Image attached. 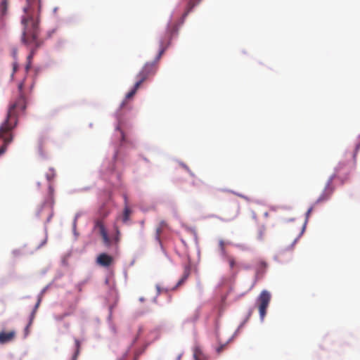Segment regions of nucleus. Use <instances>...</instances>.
Segmentation results:
<instances>
[{"label":"nucleus","instance_id":"obj_6","mask_svg":"<svg viewBox=\"0 0 360 360\" xmlns=\"http://www.w3.org/2000/svg\"><path fill=\"white\" fill-rule=\"evenodd\" d=\"M96 227L98 229L99 233L103 238V241L106 247H110L111 245V240L108 235L107 231L103 223L101 221H97L96 222Z\"/></svg>","mask_w":360,"mask_h":360},{"label":"nucleus","instance_id":"obj_22","mask_svg":"<svg viewBox=\"0 0 360 360\" xmlns=\"http://www.w3.org/2000/svg\"><path fill=\"white\" fill-rule=\"evenodd\" d=\"M162 231H163V229L161 227H160L159 226L156 229L155 238L159 243H160V236H161Z\"/></svg>","mask_w":360,"mask_h":360},{"label":"nucleus","instance_id":"obj_18","mask_svg":"<svg viewBox=\"0 0 360 360\" xmlns=\"http://www.w3.org/2000/svg\"><path fill=\"white\" fill-rule=\"evenodd\" d=\"M189 274H190V270L188 268H186L184 271L182 278L179 281L176 285L179 286V285H181L187 279V278L189 276Z\"/></svg>","mask_w":360,"mask_h":360},{"label":"nucleus","instance_id":"obj_21","mask_svg":"<svg viewBox=\"0 0 360 360\" xmlns=\"http://www.w3.org/2000/svg\"><path fill=\"white\" fill-rule=\"evenodd\" d=\"M177 26L175 25H169L167 28V34L169 37L172 36V34L177 32Z\"/></svg>","mask_w":360,"mask_h":360},{"label":"nucleus","instance_id":"obj_17","mask_svg":"<svg viewBox=\"0 0 360 360\" xmlns=\"http://www.w3.org/2000/svg\"><path fill=\"white\" fill-rule=\"evenodd\" d=\"M219 250H220V252H221V255L222 257H224L228 254L226 250V248H225V242L223 240H220L219 241Z\"/></svg>","mask_w":360,"mask_h":360},{"label":"nucleus","instance_id":"obj_24","mask_svg":"<svg viewBox=\"0 0 360 360\" xmlns=\"http://www.w3.org/2000/svg\"><path fill=\"white\" fill-rule=\"evenodd\" d=\"M115 231L116 232V236L115 237V240L116 243H118L120 240V231L117 226H115Z\"/></svg>","mask_w":360,"mask_h":360},{"label":"nucleus","instance_id":"obj_32","mask_svg":"<svg viewBox=\"0 0 360 360\" xmlns=\"http://www.w3.org/2000/svg\"><path fill=\"white\" fill-rule=\"evenodd\" d=\"M49 190H50V192L51 193L52 192V187L51 186H49Z\"/></svg>","mask_w":360,"mask_h":360},{"label":"nucleus","instance_id":"obj_20","mask_svg":"<svg viewBox=\"0 0 360 360\" xmlns=\"http://www.w3.org/2000/svg\"><path fill=\"white\" fill-rule=\"evenodd\" d=\"M193 356H194L195 360H202V353L200 348L196 347L195 349Z\"/></svg>","mask_w":360,"mask_h":360},{"label":"nucleus","instance_id":"obj_33","mask_svg":"<svg viewBox=\"0 0 360 360\" xmlns=\"http://www.w3.org/2000/svg\"><path fill=\"white\" fill-rule=\"evenodd\" d=\"M193 184L194 186H195V185L197 184V182L193 181Z\"/></svg>","mask_w":360,"mask_h":360},{"label":"nucleus","instance_id":"obj_27","mask_svg":"<svg viewBox=\"0 0 360 360\" xmlns=\"http://www.w3.org/2000/svg\"><path fill=\"white\" fill-rule=\"evenodd\" d=\"M12 56L15 60H17V56H18V50L15 48H13L12 50Z\"/></svg>","mask_w":360,"mask_h":360},{"label":"nucleus","instance_id":"obj_7","mask_svg":"<svg viewBox=\"0 0 360 360\" xmlns=\"http://www.w3.org/2000/svg\"><path fill=\"white\" fill-rule=\"evenodd\" d=\"M16 337V332L14 330L10 331L0 332V344L4 345L12 342Z\"/></svg>","mask_w":360,"mask_h":360},{"label":"nucleus","instance_id":"obj_25","mask_svg":"<svg viewBox=\"0 0 360 360\" xmlns=\"http://www.w3.org/2000/svg\"><path fill=\"white\" fill-rule=\"evenodd\" d=\"M264 235H265V229H264V227H262L259 230L258 238L259 240H263Z\"/></svg>","mask_w":360,"mask_h":360},{"label":"nucleus","instance_id":"obj_8","mask_svg":"<svg viewBox=\"0 0 360 360\" xmlns=\"http://www.w3.org/2000/svg\"><path fill=\"white\" fill-rule=\"evenodd\" d=\"M112 262V257L106 253H102L97 257V263L102 266L108 267L111 265Z\"/></svg>","mask_w":360,"mask_h":360},{"label":"nucleus","instance_id":"obj_1","mask_svg":"<svg viewBox=\"0 0 360 360\" xmlns=\"http://www.w3.org/2000/svg\"><path fill=\"white\" fill-rule=\"evenodd\" d=\"M27 6L24 7V15L22 17L21 23L23 25L22 34V42L25 45L34 44L35 48L32 49L27 58V63L25 69L28 71L31 68L32 60L35 54L36 49L42 44L39 39V27L37 15L40 12L41 5L39 0H26Z\"/></svg>","mask_w":360,"mask_h":360},{"label":"nucleus","instance_id":"obj_4","mask_svg":"<svg viewBox=\"0 0 360 360\" xmlns=\"http://www.w3.org/2000/svg\"><path fill=\"white\" fill-rule=\"evenodd\" d=\"M271 300V294L267 290H262L258 297L259 312L261 319H264L266 314V309Z\"/></svg>","mask_w":360,"mask_h":360},{"label":"nucleus","instance_id":"obj_15","mask_svg":"<svg viewBox=\"0 0 360 360\" xmlns=\"http://www.w3.org/2000/svg\"><path fill=\"white\" fill-rule=\"evenodd\" d=\"M224 259L228 262L229 266L231 269H233L236 266V259L235 257L232 255L227 254L226 255L223 257Z\"/></svg>","mask_w":360,"mask_h":360},{"label":"nucleus","instance_id":"obj_12","mask_svg":"<svg viewBox=\"0 0 360 360\" xmlns=\"http://www.w3.org/2000/svg\"><path fill=\"white\" fill-rule=\"evenodd\" d=\"M75 351L72 357V360H77V357L79 354V352H80L81 344H80L79 340L77 339H75Z\"/></svg>","mask_w":360,"mask_h":360},{"label":"nucleus","instance_id":"obj_30","mask_svg":"<svg viewBox=\"0 0 360 360\" xmlns=\"http://www.w3.org/2000/svg\"><path fill=\"white\" fill-rule=\"evenodd\" d=\"M311 212H312V207H310V208L308 210L307 212V217H308V216H309V214H311Z\"/></svg>","mask_w":360,"mask_h":360},{"label":"nucleus","instance_id":"obj_2","mask_svg":"<svg viewBox=\"0 0 360 360\" xmlns=\"http://www.w3.org/2000/svg\"><path fill=\"white\" fill-rule=\"evenodd\" d=\"M22 87L23 84L20 83L19 94L14 101L11 102L6 118L0 127V139L4 141V144L0 148V155L6 152L8 145L13 141L12 130L18 124V116L24 113L26 109V99L22 92Z\"/></svg>","mask_w":360,"mask_h":360},{"label":"nucleus","instance_id":"obj_14","mask_svg":"<svg viewBox=\"0 0 360 360\" xmlns=\"http://www.w3.org/2000/svg\"><path fill=\"white\" fill-rule=\"evenodd\" d=\"M53 203H54L53 199L52 197H51L50 202L48 203L47 205H46L49 210V216L47 218V221H49L53 215Z\"/></svg>","mask_w":360,"mask_h":360},{"label":"nucleus","instance_id":"obj_13","mask_svg":"<svg viewBox=\"0 0 360 360\" xmlns=\"http://www.w3.org/2000/svg\"><path fill=\"white\" fill-rule=\"evenodd\" d=\"M140 82H136L134 86V88L126 95L125 100L131 98L136 93V91L140 87Z\"/></svg>","mask_w":360,"mask_h":360},{"label":"nucleus","instance_id":"obj_5","mask_svg":"<svg viewBox=\"0 0 360 360\" xmlns=\"http://www.w3.org/2000/svg\"><path fill=\"white\" fill-rule=\"evenodd\" d=\"M335 177H338V178L341 177V167H340V165L338 166V167H337L334 175L329 179L323 193L319 196V198L316 200L317 203L327 200L330 198V195L332 194V193L333 191V188L331 187V184H332L333 179Z\"/></svg>","mask_w":360,"mask_h":360},{"label":"nucleus","instance_id":"obj_31","mask_svg":"<svg viewBox=\"0 0 360 360\" xmlns=\"http://www.w3.org/2000/svg\"><path fill=\"white\" fill-rule=\"evenodd\" d=\"M359 147H360V145H358L356 148V153L357 152V150L359 149Z\"/></svg>","mask_w":360,"mask_h":360},{"label":"nucleus","instance_id":"obj_16","mask_svg":"<svg viewBox=\"0 0 360 360\" xmlns=\"http://www.w3.org/2000/svg\"><path fill=\"white\" fill-rule=\"evenodd\" d=\"M8 1L7 0H2L0 4V12L1 15H5L7 13Z\"/></svg>","mask_w":360,"mask_h":360},{"label":"nucleus","instance_id":"obj_23","mask_svg":"<svg viewBox=\"0 0 360 360\" xmlns=\"http://www.w3.org/2000/svg\"><path fill=\"white\" fill-rule=\"evenodd\" d=\"M71 315V313L70 312H65V313H63L62 314H60V315H58V316H55V319L57 321H62L64 318H65L66 316H68Z\"/></svg>","mask_w":360,"mask_h":360},{"label":"nucleus","instance_id":"obj_29","mask_svg":"<svg viewBox=\"0 0 360 360\" xmlns=\"http://www.w3.org/2000/svg\"><path fill=\"white\" fill-rule=\"evenodd\" d=\"M224 348V345H221V346L218 347L217 348V352L218 354H220L223 351Z\"/></svg>","mask_w":360,"mask_h":360},{"label":"nucleus","instance_id":"obj_3","mask_svg":"<svg viewBox=\"0 0 360 360\" xmlns=\"http://www.w3.org/2000/svg\"><path fill=\"white\" fill-rule=\"evenodd\" d=\"M169 42L160 41V48L159 53L155 58V60L151 63H146L141 70L139 72L136 76L137 81L136 82H140V85L146 81L148 77L153 76L158 69V62L164 53L165 49L168 46Z\"/></svg>","mask_w":360,"mask_h":360},{"label":"nucleus","instance_id":"obj_26","mask_svg":"<svg viewBox=\"0 0 360 360\" xmlns=\"http://www.w3.org/2000/svg\"><path fill=\"white\" fill-rule=\"evenodd\" d=\"M18 68V62H17V60H15L13 63V72H12V75H11L12 77H13L14 73L17 71Z\"/></svg>","mask_w":360,"mask_h":360},{"label":"nucleus","instance_id":"obj_19","mask_svg":"<svg viewBox=\"0 0 360 360\" xmlns=\"http://www.w3.org/2000/svg\"><path fill=\"white\" fill-rule=\"evenodd\" d=\"M46 179L49 181H51L56 176V172L53 169L50 168L46 174Z\"/></svg>","mask_w":360,"mask_h":360},{"label":"nucleus","instance_id":"obj_34","mask_svg":"<svg viewBox=\"0 0 360 360\" xmlns=\"http://www.w3.org/2000/svg\"><path fill=\"white\" fill-rule=\"evenodd\" d=\"M181 356V354H180V355L178 356V359H180Z\"/></svg>","mask_w":360,"mask_h":360},{"label":"nucleus","instance_id":"obj_11","mask_svg":"<svg viewBox=\"0 0 360 360\" xmlns=\"http://www.w3.org/2000/svg\"><path fill=\"white\" fill-rule=\"evenodd\" d=\"M39 303H40V300H38L37 303L36 304V305L34 307V311L32 312V314L30 315V321H29L27 326H26V328H25V336H27L29 334V332H30L29 328L32 324V321H33V319H34V316H35V311H36L37 309L38 308Z\"/></svg>","mask_w":360,"mask_h":360},{"label":"nucleus","instance_id":"obj_9","mask_svg":"<svg viewBox=\"0 0 360 360\" xmlns=\"http://www.w3.org/2000/svg\"><path fill=\"white\" fill-rule=\"evenodd\" d=\"M124 201H125V206L123 210L122 214V221L124 223L127 222L129 220L130 214H131V210L127 205V198L126 195H124Z\"/></svg>","mask_w":360,"mask_h":360},{"label":"nucleus","instance_id":"obj_10","mask_svg":"<svg viewBox=\"0 0 360 360\" xmlns=\"http://www.w3.org/2000/svg\"><path fill=\"white\" fill-rule=\"evenodd\" d=\"M200 0H188L187 7L183 14V18H185L188 14L191 11L193 8L200 2Z\"/></svg>","mask_w":360,"mask_h":360},{"label":"nucleus","instance_id":"obj_28","mask_svg":"<svg viewBox=\"0 0 360 360\" xmlns=\"http://www.w3.org/2000/svg\"><path fill=\"white\" fill-rule=\"evenodd\" d=\"M158 226L164 229L165 228L167 227V224L165 221H161Z\"/></svg>","mask_w":360,"mask_h":360}]
</instances>
